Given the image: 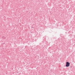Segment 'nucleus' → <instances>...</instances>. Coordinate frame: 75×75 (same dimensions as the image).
<instances>
[{
  "label": "nucleus",
  "instance_id": "f257e3e1",
  "mask_svg": "<svg viewBox=\"0 0 75 75\" xmlns=\"http://www.w3.org/2000/svg\"><path fill=\"white\" fill-rule=\"evenodd\" d=\"M69 65H70V63H68V62H67L66 67H69Z\"/></svg>",
  "mask_w": 75,
  "mask_h": 75
}]
</instances>
